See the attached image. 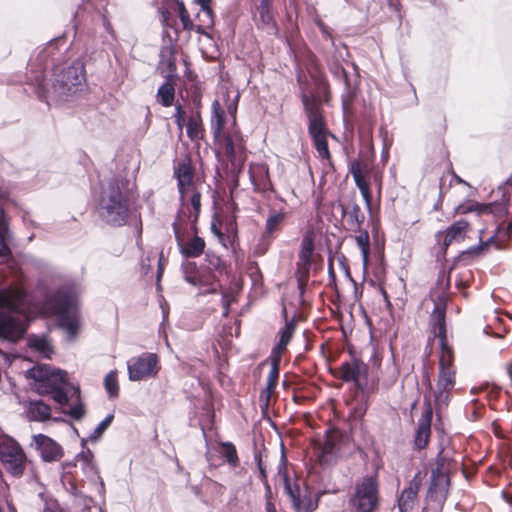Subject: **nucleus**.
Masks as SVG:
<instances>
[{
    "mask_svg": "<svg viewBox=\"0 0 512 512\" xmlns=\"http://www.w3.org/2000/svg\"><path fill=\"white\" fill-rule=\"evenodd\" d=\"M31 311V299L24 284L0 288V340L16 342L25 334Z\"/></svg>",
    "mask_w": 512,
    "mask_h": 512,
    "instance_id": "nucleus-1",
    "label": "nucleus"
},
{
    "mask_svg": "<svg viewBox=\"0 0 512 512\" xmlns=\"http://www.w3.org/2000/svg\"><path fill=\"white\" fill-rule=\"evenodd\" d=\"M77 283H66L49 295L44 302L46 313L55 315L59 326L73 339L80 329L79 295Z\"/></svg>",
    "mask_w": 512,
    "mask_h": 512,
    "instance_id": "nucleus-2",
    "label": "nucleus"
},
{
    "mask_svg": "<svg viewBox=\"0 0 512 512\" xmlns=\"http://www.w3.org/2000/svg\"><path fill=\"white\" fill-rule=\"evenodd\" d=\"M26 377L33 380L31 386L40 395H52L59 405L64 406L70 397L79 399L80 388L68 381L67 372L49 365H35L26 371Z\"/></svg>",
    "mask_w": 512,
    "mask_h": 512,
    "instance_id": "nucleus-3",
    "label": "nucleus"
},
{
    "mask_svg": "<svg viewBox=\"0 0 512 512\" xmlns=\"http://www.w3.org/2000/svg\"><path fill=\"white\" fill-rule=\"evenodd\" d=\"M130 181L115 177L103 188L99 201V215L112 226H122L129 217Z\"/></svg>",
    "mask_w": 512,
    "mask_h": 512,
    "instance_id": "nucleus-4",
    "label": "nucleus"
},
{
    "mask_svg": "<svg viewBox=\"0 0 512 512\" xmlns=\"http://www.w3.org/2000/svg\"><path fill=\"white\" fill-rule=\"evenodd\" d=\"M54 77L51 89L44 92L47 100L66 102L85 88V68L79 60L62 69L55 67Z\"/></svg>",
    "mask_w": 512,
    "mask_h": 512,
    "instance_id": "nucleus-5",
    "label": "nucleus"
},
{
    "mask_svg": "<svg viewBox=\"0 0 512 512\" xmlns=\"http://www.w3.org/2000/svg\"><path fill=\"white\" fill-rule=\"evenodd\" d=\"M212 130L216 144L224 150L235 168L237 162H242L244 152V142L240 131L233 127L231 131H224V116L219 103H213V115L211 120Z\"/></svg>",
    "mask_w": 512,
    "mask_h": 512,
    "instance_id": "nucleus-6",
    "label": "nucleus"
},
{
    "mask_svg": "<svg viewBox=\"0 0 512 512\" xmlns=\"http://www.w3.org/2000/svg\"><path fill=\"white\" fill-rule=\"evenodd\" d=\"M304 111L308 118V133L313 140V145L321 159L329 160L330 152L327 142V130L321 105L314 96L305 92L301 94Z\"/></svg>",
    "mask_w": 512,
    "mask_h": 512,
    "instance_id": "nucleus-7",
    "label": "nucleus"
},
{
    "mask_svg": "<svg viewBox=\"0 0 512 512\" xmlns=\"http://www.w3.org/2000/svg\"><path fill=\"white\" fill-rule=\"evenodd\" d=\"M445 316V305L442 302L436 303L431 314V325L435 336L439 339V369H455L453 366L454 353L447 338Z\"/></svg>",
    "mask_w": 512,
    "mask_h": 512,
    "instance_id": "nucleus-8",
    "label": "nucleus"
},
{
    "mask_svg": "<svg viewBox=\"0 0 512 512\" xmlns=\"http://www.w3.org/2000/svg\"><path fill=\"white\" fill-rule=\"evenodd\" d=\"M0 461L4 469L14 477H21L26 468V456L21 446L12 438L0 439Z\"/></svg>",
    "mask_w": 512,
    "mask_h": 512,
    "instance_id": "nucleus-9",
    "label": "nucleus"
},
{
    "mask_svg": "<svg viewBox=\"0 0 512 512\" xmlns=\"http://www.w3.org/2000/svg\"><path fill=\"white\" fill-rule=\"evenodd\" d=\"M180 209L174 222L190 224V229L196 233L198 217L201 210V192L193 188L179 192Z\"/></svg>",
    "mask_w": 512,
    "mask_h": 512,
    "instance_id": "nucleus-10",
    "label": "nucleus"
},
{
    "mask_svg": "<svg viewBox=\"0 0 512 512\" xmlns=\"http://www.w3.org/2000/svg\"><path fill=\"white\" fill-rule=\"evenodd\" d=\"M351 504L358 512H374L379 504L378 482L375 477L367 476L355 486Z\"/></svg>",
    "mask_w": 512,
    "mask_h": 512,
    "instance_id": "nucleus-11",
    "label": "nucleus"
},
{
    "mask_svg": "<svg viewBox=\"0 0 512 512\" xmlns=\"http://www.w3.org/2000/svg\"><path fill=\"white\" fill-rule=\"evenodd\" d=\"M284 489L293 512H313L319 505L320 497L325 493L324 491H319L313 496L307 488H301L297 484H292L287 478L284 482Z\"/></svg>",
    "mask_w": 512,
    "mask_h": 512,
    "instance_id": "nucleus-12",
    "label": "nucleus"
},
{
    "mask_svg": "<svg viewBox=\"0 0 512 512\" xmlns=\"http://www.w3.org/2000/svg\"><path fill=\"white\" fill-rule=\"evenodd\" d=\"M450 480L444 465L437 463L431 471V483L428 489V505L432 503V508L438 512L442 509L448 495Z\"/></svg>",
    "mask_w": 512,
    "mask_h": 512,
    "instance_id": "nucleus-13",
    "label": "nucleus"
},
{
    "mask_svg": "<svg viewBox=\"0 0 512 512\" xmlns=\"http://www.w3.org/2000/svg\"><path fill=\"white\" fill-rule=\"evenodd\" d=\"M186 282L202 289L203 293H215L218 282L215 272L210 267L198 269L195 262H187L182 265Z\"/></svg>",
    "mask_w": 512,
    "mask_h": 512,
    "instance_id": "nucleus-14",
    "label": "nucleus"
},
{
    "mask_svg": "<svg viewBox=\"0 0 512 512\" xmlns=\"http://www.w3.org/2000/svg\"><path fill=\"white\" fill-rule=\"evenodd\" d=\"M188 226L190 224H179V222H173V230L175 239L180 253L186 258H197L204 252L205 241L201 237L197 236V232L192 237L188 236Z\"/></svg>",
    "mask_w": 512,
    "mask_h": 512,
    "instance_id": "nucleus-15",
    "label": "nucleus"
},
{
    "mask_svg": "<svg viewBox=\"0 0 512 512\" xmlns=\"http://www.w3.org/2000/svg\"><path fill=\"white\" fill-rule=\"evenodd\" d=\"M128 377L131 381H142L155 377L159 371V360L155 353H143L127 362Z\"/></svg>",
    "mask_w": 512,
    "mask_h": 512,
    "instance_id": "nucleus-16",
    "label": "nucleus"
},
{
    "mask_svg": "<svg viewBox=\"0 0 512 512\" xmlns=\"http://www.w3.org/2000/svg\"><path fill=\"white\" fill-rule=\"evenodd\" d=\"M455 369H439L438 381L434 392L436 406L446 407L450 401V394L455 386Z\"/></svg>",
    "mask_w": 512,
    "mask_h": 512,
    "instance_id": "nucleus-17",
    "label": "nucleus"
},
{
    "mask_svg": "<svg viewBox=\"0 0 512 512\" xmlns=\"http://www.w3.org/2000/svg\"><path fill=\"white\" fill-rule=\"evenodd\" d=\"M31 446L39 452L45 462L59 461L63 456L62 447L44 434L33 435Z\"/></svg>",
    "mask_w": 512,
    "mask_h": 512,
    "instance_id": "nucleus-18",
    "label": "nucleus"
},
{
    "mask_svg": "<svg viewBox=\"0 0 512 512\" xmlns=\"http://www.w3.org/2000/svg\"><path fill=\"white\" fill-rule=\"evenodd\" d=\"M330 72L335 78L344 82L345 91L342 94V109L344 114L348 115L352 111V105L356 95L355 89L352 88L350 84L346 70L339 63L332 64L330 66Z\"/></svg>",
    "mask_w": 512,
    "mask_h": 512,
    "instance_id": "nucleus-19",
    "label": "nucleus"
},
{
    "mask_svg": "<svg viewBox=\"0 0 512 512\" xmlns=\"http://www.w3.org/2000/svg\"><path fill=\"white\" fill-rule=\"evenodd\" d=\"M367 374L366 365L358 360L345 362L341 365L339 377L345 382H354L358 388H363L361 379Z\"/></svg>",
    "mask_w": 512,
    "mask_h": 512,
    "instance_id": "nucleus-20",
    "label": "nucleus"
},
{
    "mask_svg": "<svg viewBox=\"0 0 512 512\" xmlns=\"http://www.w3.org/2000/svg\"><path fill=\"white\" fill-rule=\"evenodd\" d=\"M340 450L339 436L331 433L315 446V455L322 463L331 462Z\"/></svg>",
    "mask_w": 512,
    "mask_h": 512,
    "instance_id": "nucleus-21",
    "label": "nucleus"
},
{
    "mask_svg": "<svg viewBox=\"0 0 512 512\" xmlns=\"http://www.w3.org/2000/svg\"><path fill=\"white\" fill-rule=\"evenodd\" d=\"M249 177L255 191L266 192L272 189L266 163H252L249 168Z\"/></svg>",
    "mask_w": 512,
    "mask_h": 512,
    "instance_id": "nucleus-22",
    "label": "nucleus"
},
{
    "mask_svg": "<svg viewBox=\"0 0 512 512\" xmlns=\"http://www.w3.org/2000/svg\"><path fill=\"white\" fill-rule=\"evenodd\" d=\"M467 228V221H456L451 226H449L444 232H439L436 235L437 241H442L443 247L446 249L452 243L462 241L466 236Z\"/></svg>",
    "mask_w": 512,
    "mask_h": 512,
    "instance_id": "nucleus-23",
    "label": "nucleus"
},
{
    "mask_svg": "<svg viewBox=\"0 0 512 512\" xmlns=\"http://www.w3.org/2000/svg\"><path fill=\"white\" fill-rule=\"evenodd\" d=\"M174 176L177 179L178 191H185L196 188L194 182V170L188 159L180 161L174 169Z\"/></svg>",
    "mask_w": 512,
    "mask_h": 512,
    "instance_id": "nucleus-24",
    "label": "nucleus"
},
{
    "mask_svg": "<svg viewBox=\"0 0 512 512\" xmlns=\"http://www.w3.org/2000/svg\"><path fill=\"white\" fill-rule=\"evenodd\" d=\"M432 410L428 409L419 418L417 430L414 437V445L418 450L424 449L429 442L431 434Z\"/></svg>",
    "mask_w": 512,
    "mask_h": 512,
    "instance_id": "nucleus-25",
    "label": "nucleus"
},
{
    "mask_svg": "<svg viewBox=\"0 0 512 512\" xmlns=\"http://www.w3.org/2000/svg\"><path fill=\"white\" fill-rule=\"evenodd\" d=\"M62 43L63 46H65V41L63 39H57L54 41H51L47 44V46L39 53L37 60L39 61L41 65V71L40 75L36 76V81L39 85V87L44 88V70L49 67V64L54 65V51L58 49V44Z\"/></svg>",
    "mask_w": 512,
    "mask_h": 512,
    "instance_id": "nucleus-26",
    "label": "nucleus"
},
{
    "mask_svg": "<svg viewBox=\"0 0 512 512\" xmlns=\"http://www.w3.org/2000/svg\"><path fill=\"white\" fill-rule=\"evenodd\" d=\"M420 487L421 479L418 473L410 481L409 486L402 491L398 499V508L400 512H408L413 508Z\"/></svg>",
    "mask_w": 512,
    "mask_h": 512,
    "instance_id": "nucleus-27",
    "label": "nucleus"
},
{
    "mask_svg": "<svg viewBox=\"0 0 512 512\" xmlns=\"http://www.w3.org/2000/svg\"><path fill=\"white\" fill-rule=\"evenodd\" d=\"M25 413L29 421L45 422L51 418V407L43 400H31L25 404Z\"/></svg>",
    "mask_w": 512,
    "mask_h": 512,
    "instance_id": "nucleus-28",
    "label": "nucleus"
},
{
    "mask_svg": "<svg viewBox=\"0 0 512 512\" xmlns=\"http://www.w3.org/2000/svg\"><path fill=\"white\" fill-rule=\"evenodd\" d=\"M12 238L10 218L0 205V257H7L11 254L9 243Z\"/></svg>",
    "mask_w": 512,
    "mask_h": 512,
    "instance_id": "nucleus-29",
    "label": "nucleus"
},
{
    "mask_svg": "<svg viewBox=\"0 0 512 512\" xmlns=\"http://www.w3.org/2000/svg\"><path fill=\"white\" fill-rule=\"evenodd\" d=\"M197 24L195 30L197 33L211 37L210 30L213 28L214 19L210 7L200 8L196 16Z\"/></svg>",
    "mask_w": 512,
    "mask_h": 512,
    "instance_id": "nucleus-30",
    "label": "nucleus"
},
{
    "mask_svg": "<svg viewBox=\"0 0 512 512\" xmlns=\"http://www.w3.org/2000/svg\"><path fill=\"white\" fill-rule=\"evenodd\" d=\"M280 358L272 357L271 368L267 377L266 388L261 392L260 398L269 401L272 391L275 389L279 378Z\"/></svg>",
    "mask_w": 512,
    "mask_h": 512,
    "instance_id": "nucleus-31",
    "label": "nucleus"
},
{
    "mask_svg": "<svg viewBox=\"0 0 512 512\" xmlns=\"http://www.w3.org/2000/svg\"><path fill=\"white\" fill-rule=\"evenodd\" d=\"M295 325L294 323H286L285 326L279 331V341L272 350V357L281 358V354L285 351L288 343L290 342Z\"/></svg>",
    "mask_w": 512,
    "mask_h": 512,
    "instance_id": "nucleus-32",
    "label": "nucleus"
},
{
    "mask_svg": "<svg viewBox=\"0 0 512 512\" xmlns=\"http://www.w3.org/2000/svg\"><path fill=\"white\" fill-rule=\"evenodd\" d=\"M314 251V240L311 233L304 235L301 242V250L299 252L298 264L304 269H307L311 265V258Z\"/></svg>",
    "mask_w": 512,
    "mask_h": 512,
    "instance_id": "nucleus-33",
    "label": "nucleus"
},
{
    "mask_svg": "<svg viewBox=\"0 0 512 512\" xmlns=\"http://www.w3.org/2000/svg\"><path fill=\"white\" fill-rule=\"evenodd\" d=\"M286 213L284 211H271L265 222V237H272L278 232L285 220Z\"/></svg>",
    "mask_w": 512,
    "mask_h": 512,
    "instance_id": "nucleus-34",
    "label": "nucleus"
},
{
    "mask_svg": "<svg viewBox=\"0 0 512 512\" xmlns=\"http://www.w3.org/2000/svg\"><path fill=\"white\" fill-rule=\"evenodd\" d=\"M347 216V223L350 230H359L365 220V215L362 213L358 204L352 203L345 211Z\"/></svg>",
    "mask_w": 512,
    "mask_h": 512,
    "instance_id": "nucleus-35",
    "label": "nucleus"
},
{
    "mask_svg": "<svg viewBox=\"0 0 512 512\" xmlns=\"http://www.w3.org/2000/svg\"><path fill=\"white\" fill-rule=\"evenodd\" d=\"M351 231L356 233V235L354 236V239L356 241L358 248L361 251L363 263H364V265H366L368 262L369 254H370L369 233L367 230L362 229V227L359 230H351Z\"/></svg>",
    "mask_w": 512,
    "mask_h": 512,
    "instance_id": "nucleus-36",
    "label": "nucleus"
},
{
    "mask_svg": "<svg viewBox=\"0 0 512 512\" xmlns=\"http://www.w3.org/2000/svg\"><path fill=\"white\" fill-rule=\"evenodd\" d=\"M28 344L30 348L34 349L45 358H50L53 352L50 343L44 337L32 336L29 338Z\"/></svg>",
    "mask_w": 512,
    "mask_h": 512,
    "instance_id": "nucleus-37",
    "label": "nucleus"
},
{
    "mask_svg": "<svg viewBox=\"0 0 512 512\" xmlns=\"http://www.w3.org/2000/svg\"><path fill=\"white\" fill-rule=\"evenodd\" d=\"M175 96V89L170 82L163 83L157 91V100L164 106L169 107L173 104Z\"/></svg>",
    "mask_w": 512,
    "mask_h": 512,
    "instance_id": "nucleus-38",
    "label": "nucleus"
},
{
    "mask_svg": "<svg viewBox=\"0 0 512 512\" xmlns=\"http://www.w3.org/2000/svg\"><path fill=\"white\" fill-rule=\"evenodd\" d=\"M202 120L199 114L193 115L189 118L187 123V135L191 140L202 138Z\"/></svg>",
    "mask_w": 512,
    "mask_h": 512,
    "instance_id": "nucleus-39",
    "label": "nucleus"
},
{
    "mask_svg": "<svg viewBox=\"0 0 512 512\" xmlns=\"http://www.w3.org/2000/svg\"><path fill=\"white\" fill-rule=\"evenodd\" d=\"M352 176L354 178V181L359 188L365 202L368 208H370L371 205V195L369 190V185L362 176L361 172L359 170H352Z\"/></svg>",
    "mask_w": 512,
    "mask_h": 512,
    "instance_id": "nucleus-40",
    "label": "nucleus"
},
{
    "mask_svg": "<svg viewBox=\"0 0 512 512\" xmlns=\"http://www.w3.org/2000/svg\"><path fill=\"white\" fill-rule=\"evenodd\" d=\"M104 387L109 398H116L119 395V384L117 372L110 371L104 378Z\"/></svg>",
    "mask_w": 512,
    "mask_h": 512,
    "instance_id": "nucleus-41",
    "label": "nucleus"
},
{
    "mask_svg": "<svg viewBox=\"0 0 512 512\" xmlns=\"http://www.w3.org/2000/svg\"><path fill=\"white\" fill-rule=\"evenodd\" d=\"M221 454L226 459L228 464L232 467H236L238 465L239 459L237 455V451L235 446L230 442H225L221 444Z\"/></svg>",
    "mask_w": 512,
    "mask_h": 512,
    "instance_id": "nucleus-42",
    "label": "nucleus"
},
{
    "mask_svg": "<svg viewBox=\"0 0 512 512\" xmlns=\"http://www.w3.org/2000/svg\"><path fill=\"white\" fill-rule=\"evenodd\" d=\"M257 11L261 22L266 26H274L273 16L270 12V0H261Z\"/></svg>",
    "mask_w": 512,
    "mask_h": 512,
    "instance_id": "nucleus-43",
    "label": "nucleus"
},
{
    "mask_svg": "<svg viewBox=\"0 0 512 512\" xmlns=\"http://www.w3.org/2000/svg\"><path fill=\"white\" fill-rule=\"evenodd\" d=\"M490 243H494L497 248H501L495 241V237L491 236L486 241H481L479 245L469 248L464 252V254H468L470 256L483 255L488 250Z\"/></svg>",
    "mask_w": 512,
    "mask_h": 512,
    "instance_id": "nucleus-44",
    "label": "nucleus"
},
{
    "mask_svg": "<svg viewBox=\"0 0 512 512\" xmlns=\"http://www.w3.org/2000/svg\"><path fill=\"white\" fill-rule=\"evenodd\" d=\"M177 14L182 23V27L184 30H186V31L195 30V24L191 21L190 15L183 3H178Z\"/></svg>",
    "mask_w": 512,
    "mask_h": 512,
    "instance_id": "nucleus-45",
    "label": "nucleus"
},
{
    "mask_svg": "<svg viewBox=\"0 0 512 512\" xmlns=\"http://www.w3.org/2000/svg\"><path fill=\"white\" fill-rule=\"evenodd\" d=\"M114 418V415L113 414H109L105 417V419H103L98 425L97 427L94 429V431L90 434V436L88 437V439L90 441H97L101 436L102 434L105 432V430L109 427V425L111 424L112 420Z\"/></svg>",
    "mask_w": 512,
    "mask_h": 512,
    "instance_id": "nucleus-46",
    "label": "nucleus"
},
{
    "mask_svg": "<svg viewBox=\"0 0 512 512\" xmlns=\"http://www.w3.org/2000/svg\"><path fill=\"white\" fill-rule=\"evenodd\" d=\"M236 237V227L234 224H230L227 227V234H222L218 237L219 242L225 247L228 248L233 245Z\"/></svg>",
    "mask_w": 512,
    "mask_h": 512,
    "instance_id": "nucleus-47",
    "label": "nucleus"
},
{
    "mask_svg": "<svg viewBox=\"0 0 512 512\" xmlns=\"http://www.w3.org/2000/svg\"><path fill=\"white\" fill-rule=\"evenodd\" d=\"M489 209L490 208L488 206H485V205L469 204L468 206L459 205L456 208V212L457 213H461V214H465V213H468V212L477 211L480 214V213L486 212Z\"/></svg>",
    "mask_w": 512,
    "mask_h": 512,
    "instance_id": "nucleus-48",
    "label": "nucleus"
},
{
    "mask_svg": "<svg viewBox=\"0 0 512 512\" xmlns=\"http://www.w3.org/2000/svg\"><path fill=\"white\" fill-rule=\"evenodd\" d=\"M69 399H75L77 401V403L70 408V416L75 419L82 418L85 413V409L84 405L80 402V398L77 400L75 396L73 398L69 396Z\"/></svg>",
    "mask_w": 512,
    "mask_h": 512,
    "instance_id": "nucleus-49",
    "label": "nucleus"
},
{
    "mask_svg": "<svg viewBox=\"0 0 512 512\" xmlns=\"http://www.w3.org/2000/svg\"><path fill=\"white\" fill-rule=\"evenodd\" d=\"M256 461H257V466H258V469H259V472H260V479H261L262 483L265 485L266 490L270 491V486H269L268 480H267L266 469H265V466L263 464L261 455H257L256 456Z\"/></svg>",
    "mask_w": 512,
    "mask_h": 512,
    "instance_id": "nucleus-50",
    "label": "nucleus"
},
{
    "mask_svg": "<svg viewBox=\"0 0 512 512\" xmlns=\"http://www.w3.org/2000/svg\"><path fill=\"white\" fill-rule=\"evenodd\" d=\"M175 122L179 128L180 131H182L184 125H185V118L186 114L185 111L182 109L180 105L176 106V111L174 114Z\"/></svg>",
    "mask_w": 512,
    "mask_h": 512,
    "instance_id": "nucleus-51",
    "label": "nucleus"
},
{
    "mask_svg": "<svg viewBox=\"0 0 512 512\" xmlns=\"http://www.w3.org/2000/svg\"><path fill=\"white\" fill-rule=\"evenodd\" d=\"M93 453L87 449L77 455V461L82 462L84 466H89L92 463Z\"/></svg>",
    "mask_w": 512,
    "mask_h": 512,
    "instance_id": "nucleus-52",
    "label": "nucleus"
},
{
    "mask_svg": "<svg viewBox=\"0 0 512 512\" xmlns=\"http://www.w3.org/2000/svg\"><path fill=\"white\" fill-rule=\"evenodd\" d=\"M271 239L272 237H265V234H263L260 243L255 248V252L258 254H264L270 245Z\"/></svg>",
    "mask_w": 512,
    "mask_h": 512,
    "instance_id": "nucleus-53",
    "label": "nucleus"
},
{
    "mask_svg": "<svg viewBox=\"0 0 512 512\" xmlns=\"http://www.w3.org/2000/svg\"><path fill=\"white\" fill-rule=\"evenodd\" d=\"M9 195L10 192L8 186H6L3 182H0V201L8 199Z\"/></svg>",
    "mask_w": 512,
    "mask_h": 512,
    "instance_id": "nucleus-54",
    "label": "nucleus"
},
{
    "mask_svg": "<svg viewBox=\"0 0 512 512\" xmlns=\"http://www.w3.org/2000/svg\"><path fill=\"white\" fill-rule=\"evenodd\" d=\"M103 24H104V27H105V30L111 35V36H115L114 34V30L112 28V25L111 23L106 19V18H103Z\"/></svg>",
    "mask_w": 512,
    "mask_h": 512,
    "instance_id": "nucleus-55",
    "label": "nucleus"
},
{
    "mask_svg": "<svg viewBox=\"0 0 512 512\" xmlns=\"http://www.w3.org/2000/svg\"><path fill=\"white\" fill-rule=\"evenodd\" d=\"M211 230L217 238L223 234L215 222L211 224Z\"/></svg>",
    "mask_w": 512,
    "mask_h": 512,
    "instance_id": "nucleus-56",
    "label": "nucleus"
},
{
    "mask_svg": "<svg viewBox=\"0 0 512 512\" xmlns=\"http://www.w3.org/2000/svg\"><path fill=\"white\" fill-rule=\"evenodd\" d=\"M365 413V409L363 408H359V409H356L354 412H353V417L354 418H361Z\"/></svg>",
    "mask_w": 512,
    "mask_h": 512,
    "instance_id": "nucleus-57",
    "label": "nucleus"
},
{
    "mask_svg": "<svg viewBox=\"0 0 512 512\" xmlns=\"http://www.w3.org/2000/svg\"><path fill=\"white\" fill-rule=\"evenodd\" d=\"M197 4L200 5V8L210 7L211 0H195Z\"/></svg>",
    "mask_w": 512,
    "mask_h": 512,
    "instance_id": "nucleus-58",
    "label": "nucleus"
},
{
    "mask_svg": "<svg viewBox=\"0 0 512 512\" xmlns=\"http://www.w3.org/2000/svg\"><path fill=\"white\" fill-rule=\"evenodd\" d=\"M210 263L212 266L214 267H217L220 263V259L218 257H212V259L210 260Z\"/></svg>",
    "mask_w": 512,
    "mask_h": 512,
    "instance_id": "nucleus-59",
    "label": "nucleus"
},
{
    "mask_svg": "<svg viewBox=\"0 0 512 512\" xmlns=\"http://www.w3.org/2000/svg\"><path fill=\"white\" fill-rule=\"evenodd\" d=\"M223 305H224V307H225V312H224V314H225V315H227V314H228V305H229V302H228V300L226 299V297H225V296L223 297Z\"/></svg>",
    "mask_w": 512,
    "mask_h": 512,
    "instance_id": "nucleus-60",
    "label": "nucleus"
},
{
    "mask_svg": "<svg viewBox=\"0 0 512 512\" xmlns=\"http://www.w3.org/2000/svg\"><path fill=\"white\" fill-rule=\"evenodd\" d=\"M228 109H229L230 113H235L236 112V106L235 105H230Z\"/></svg>",
    "mask_w": 512,
    "mask_h": 512,
    "instance_id": "nucleus-61",
    "label": "nucleus"
},
{
    "mask_svg": "<svg viewBox=\"0 0 512 512\" xmlns=\"http://www.w3.org/2000/svg\"><path fill=\"white\" fill-rule=\"evenodd\" d=\"M43 512H56L52 507L48 506L44 509Z\"/></svg>",
    "mask_w": 512,
    "mask_h": 512,
    "instance_id": "nucleus-62",
    "label": "nucleus"
},
{
    "mask_svg": "<svg viewBox=\"0 0 512 512\" xmlns=\"http://www.w3.org/2000/svg\"><path fill=\"white\" fill-rule=\"evenodd\" d=\"M429 509H430L429 507H426V508L424 509V512L428 511Z\"/></svg>",
    "mask_w": 512,
    "mask_h": 512,
    "instance_id": "nucleus-63",
    "label": "nucleus"
},
{
    "mask_svg": "<svg viewBox=\"0 0 512 512\" xmlns=\"http://www.w3.org/2000/svg\"><path fill=\"white\" fill-rule=\"evenodd\" d=\"M0 512H4V510H3V508H2V507H0Z\"/></svg>",
    "mask_w": 512,
    "mask_h": 512,
    "instance_id": "nucleus-64",
    "label": "nucleus"
}]
</instances>
